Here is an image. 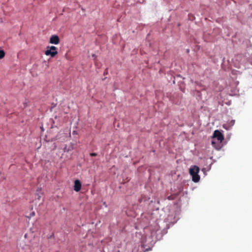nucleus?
I'll return each instance as SVG.
<instances>
[{
	"instance_id": "9d476101",
	"label": "nucleus",
	"mask_w": 252,
	"mask_h": 252,
	"mask_svg": "<svg viewBox=\"0 0 252 252\" xmlns=\"http://www.w3.org/2000/svg\"><path fill=\"white\" fill-rule=\"evenodd\" d=\"M32 216H34L35 215V213L34 212H32L31 214Z\"/></svg>"
},
{
	"instance_id": "7ed1b4c3",
	"label": "nucleus",
	"mask_w": 252,
	"mask_h": 252,
	"mask_svg": "<svg viewBox=\"0 0 252 252\" xmlns=\"http://www.w3.org/2000/svg\"><path fill=\"white\" fill-rule=\"evenodd\" d=\"M57 50V47L54 46H48L45 52V54L46 56H50L52 58H53L58 53Z\"/></svg>"
},
{
	"instance_id": "f257e3e1",
	"label": "nucleus",
	"mask_w": 252,
	"mask_h": 252,
	"mask_svg": "<svg viewBox=\"0 0 252 252\" xmlns=\"http://www.w3.org/2000/svg\"><path fill=\"white\" fill-rule=\"evenodd\" d=\"M199 170V168L196 165L193 166L189 169V173L192 176V180L194 182L197 183L200 180V176L198 175Z\"/></svg>"
},
{
	"instance_id": "20e7f679",
	"label": "nucleus",
	"mask_w": 252,
	"mask_h": 252,
	"mask_svg": "<svg viewBox=\"0 0 252 252\" xmlns=\"http://www.w3.org/2000/svg\"><path fill=\"white\" fill-rule=\"evenodd\" d=\"M60 42V38L58 35H52L50 38V43L51 44H58Z\"/></svg>"
},
{
	"instance_id": "6e6552de",
	"label": "nucleus",
	"mask_w": 252,
	"mask_h": 252,
	"mask_svg": "<svg viewBox=\"0 0 252 252\" xmlns=\"http://www.w3.org/2000/svg\"><path fill=\"white\" fill-rule=\"evenodd\" d=\"M90 156L92 157H95L97 156V154L95 153H92L90 154Z\"/></svg>"
},
{
	"instance_id": "1a4fd4ad",
	"label": "nucleus",
	"mask_w": 252,
	"mask_h": 252,
	"mask_svg": "<svg viewBox=\"0 0 252 252\" xmlns=\"http://www.w3.org/2000/svg\"><path fill=\"white\" fill-rule=\"evenodd\" d=\"M234 123H235V121H234V120H232L231 121V124L232 125H233Z\"/></svg>"
},
{
	"instance_id": "0eeeda50",
	"label": "nucleus",
	"mask_w": 252,
	"mask_h": 252,
	"mask_svg": "<svg viewBox=\"0 0 252 252\" xmlns=\"http://www.w3.org/2000/svg\"><path fill=\"white\" fill-rule=\"evenodd\" d=\"M73 145H71L67 150H66V148L65 147L64 148V151H66V152H68L69 151H70V150H73Z\"/></svg>"
},
{
	"instance_id": "f03ea898",
	"label": "nucleus",
	"mask_w": 252,
	"mask_h": 252,
	"mask_svg": "<svg viewBox=\"0 0 252 252\" xmlns=\"http://www.w3.org/2000/svg\"><path fill=\"white\" fill-rule=\"evenodd\" d=\"M213 139L212 141V145L215 146L216 143L214 141L215 139H217L220 143H221L224 139V136L219 130H216L214 132Z\"/></svg>"
},
{
	"instance_id": "f8f14e48",
	"label": "nucleus",
	"mask_w": 252,
	"mask_h": 252,
	"mask_svg": "<svg viewBox=\"0 0 252 252\" xmlns=\"http://www.w3.org/2000/svg\"><path fill=\"white\" fill-rule=\"evenodd\" d=\"M40 197H41V196H40V195H38V199H40Z\"/></svg>"
},
{
	"instance_id": "39448f33",
	"label": "nucleus",
	"mask_w": 252,
	"mask_h": 252,
	"mask_svg": "<svg viewBox=\"0 0 252 252\" xmlns=\"http://www.w3.org/2000/svg\"><path fill=\"white\" fill-rule=\"evenodd\" d=\"M81 183L78 180H76L74 181V189L75 191L78 192L81 189Z\"/></svg>"
},
{
	"instance_id": "423d86ee",
	"label": "nucleus",
	"mask_w": 252,
	"mask_h": 252,
	"mask_svg": "<svg viewBox=\"0 0 252 252\" xmlns=\"http://www.w3.org/2000/svg\"><path fill=\"white\" fill-rule=\"evenodd\" d=\"M5 56V53L3 50H0V59H2Z\"/></svg>"
},
{
	"instance_id": "9b49d317",
	"label": "nucleus",
	"mask_w": 252,
	"mask_h": 252,
	"mask_svg": "<svg viewBox=\"0 0 252 252\" xmlns=\"http://www.w3.org/2000/svg\"><path fill=\"white\" fill-rule=\"evenodd\" d=\"M76 131H73V134H76Z\"/></svg>"
}]
</instances>
